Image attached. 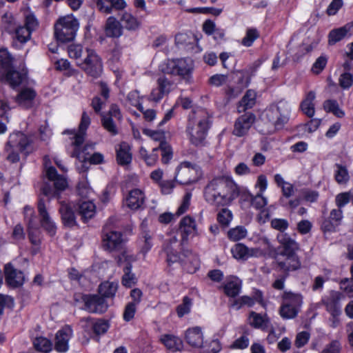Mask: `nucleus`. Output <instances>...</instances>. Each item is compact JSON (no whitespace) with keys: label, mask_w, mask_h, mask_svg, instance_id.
Returning a JSON list of instances; mask_svg holds the SVG:
<instances>
[{"label":"nucleus","mask_w":353,"mask_h":353,"mask_svg":"<svg viewBox=\"0 0 353 353\" xmlns=\"http://www.w3.org/2000/svg\"><path fill=\"white\" fill-rule=\"evenodd\" d=\"M247 235V230L243 226H237L230 229L228 232L230 239L234 241H239Z\"/></svg>","instance_id":"46"},{"label":"nucleus","mask_w":353,"mask_h":353,"mask_svg":"<svg viewBox=\"0 0 353 353\" xmlns=\"http://www.w3.org/2000/svg\"><path fill=\"white\" fill-rule=\"evenodd\" d=\"M256 101V93L252 90L246 92L243 99L239 101L238 105V112L239 113L245 112L246 110L253 107Z\"/></svg>","instance_id":"33"},{"label":"nucleus","mask_w":353,"mask_h":353,"mask_svg":"<svg viewBox=\"0 0 353 353\" xmlns=\"http://www.w3.org/2000/svg\"><path fill=\"white\" fill-rule=\"evenodd\" d=\"M241 288V282L237 278H232L224 285V292L228 296L235 297L237 296Z\"/></svg>","instance_id":"37"},{"label":"nucleus","mask_w":353,"mask_h":353,"mask_svg":"<svg viewBox=\"0 0 353 353\" xmlns=\"http://www.w3.org/2000/svg\"><path fill=\"white\" fill-rule=\"evenodd\" d=\"M109 327V325L107 321L103 320H99L94 323L92 326L94 332L96 334H103L105 333Z\"/></svg>","instance_id":"63"},{"label":"nucleus","mask_w":353,"mask_h":353,"mask_svg":"<svg viewBox=\"0 0 353 353\" xmlns=\"http://www.w3.org/2000/svg\"><path fill=\"white\" fill-rule=\"evenodd\" d=\"M96 206L90 201H85L79 205V213L84 221H87L95 214Z\"/></svg>","instance_id":"34"},{"label":"nucleus","mask_w":353,"mask_h":353,"mask_svg":"<svg viewBox=\"0 0 353 353\" xmlns=\"http://www.w3.org/2000/svg\"><path fill=\"white\" fill-rule=\"evenodd\" d=\"M343 218V212L339 208L334 209L330 212V219L325 220L322 223V229L324 231H333L335 228L339 224Z\"/></svg>","instance_id":"26"},{"label":"nucleus","mask_w":353,"mask_h":353,"mask_svg":"<svg viewBox=\"0 0 353 353\" xmlns=\"http://www.w3.org/2000/svg\"><path fill=\"white\" fill-rule=\"evenodd\" d=\"M158 88L163 91L164 94H168L172 89V83L167 78L162 77L157 79Z\"/></svg>","instance_id":"59"},{"label":"nucleus","mask_w":353,"mask_h":353,"mask_svg":"<svg viewBox=\"0 0 353 353\" xmlns=\"http://www.w3.org/2000/svg\"><path fill=\"white\" fill-rule=\"evenodd\" d=\"M192 306V300L185 296L183 299V303L177 306L176 312L179 317L183 316L185 314H188L190 312V307Z\"/></svg>","instance_id":"51"},{"label":"nucleus","mask_w":353,"mask_h":353,"mask_svg":"<svg viewBox=\"0 0 353 353\" xmlns=\"http://www.w3.org/2000/svg\"><path fill=\"white\" fill-rule=\"evenodd\" d=\"M46 176L50 181H54L55 189H52L50 185H45L41 189L43 194L48 196L49 200L52 198H58L59 192L63 191L67 186L65 179L63 176L58 174L57 170L52 166L47 168Z\"/></svg>","instance_id":"9"},{"label":"nucleus","mask_w":353,"mask_h":353,"mask_svg":"<svg viewBox=\"0 0 353 353\" xmlns=\"http://www.w3.org/2000/svg\"><path fill=\"white\" fill-rule=\"evenodd\" d=\"M105 34L108 37H119L123 33L122 26L115 17H110L105 23Z\"/></svg>","instance_id":"27"},{"label":"nucleus","mask_w":353,"mask_h":353,"mask_svg":"<svg viewBox=\"0 0 353 353\" xmlns=\"http://www.w3.org/2000/svg\"><path fill=\"white\" fill-rule=\"evenodd\" d=\"M284 257L283 260L277 261L279 268L285 272L296 270L301 267V261L296 254H290L289 255H281Z\"/></svg>","instance_id":"20"},{"label":"nucleus","mask_w":353,"mask_h":353,"mask_svg":"<svg viewBox=\"0 0 353 353\" xmlns=\"http://www.w3.org/2000/svg\"><path fill=\"white\" fill-rule=\"evenodd\" d=\"M254 303V301L252 298L248 296H243L239 299L234 300L232 306L235 307L236 310H239L244 305H247L250 307L252 306Z\"/></svg>","instance_id":"58"},{"label":"nucleus","mask_w":353,"mask_h":353,"mask_svg":"<svg viewBox=\"0 0 353 353\" xmlns=\"http://www.w3.org/2000/svg\"><path fill=\"white\" fill-rule=\"evenodd\" d=\"M12 57L6 49H0V68H3V70H6L11 68Z\"/></svg>","instance_id":"50"},{"label":"nucleus","mask_w":353,"mask_h":353,"mask_svg":"<svg viewBox=\"0 0 353 353\" xmlns=\"http://www.w3.org/2000/svg\"><path fill=\"white\" fill-rule=\"evenodd\" d=\"M280 243V255H289L290 254H296L299 250V243L287 233H280L276 237Z\"/></svg>","instance_id":"16"},{"label":"nucleus","mask_w":353,"mask_h":353,"mask_svg":"<svg viewBox=\"0 0 353 353\" xmlns=\"http://www.w3.org/2000/svg\"><path fill=\"white\" fill-rule=\"evenodd\" d=\"M209 128V114L205 110L197 108L190 113L186 132L192 144L201 145L205 139Z\"/></svg>","instance_id":"4"},{"label":"nucleus","mask_w":353,"mask_h":353,"mask_svg":"<svg viewBox=\"0 0 353 353\" xmlns=\"http://www.w3.org/2000/svg\"><path fill=\"white\" fill-rule=\"evenodd\" d=\"M28 145L29 139L24 134L18 132L11 134L5 146L7 160L11 163L18 162L19 154L23 153Z\"/></svg>","instance_id":"5"},{"label":"nucleus","mask_w":353,"mask_h":353,"mask_svg":"<svg viewBox=\"0 0 353 353\" xmlns=\"http://www.w3.org/2000/svg\"><path fill=\"white\" fill-rule=\"evenodd\" d=\"M298 312L299 310L297 309H295V307H293L289 305L288 303H285L284 302H283L279 310L281 316L285 319L295 318L297 316Z\"/></svg>","instance_id":"44"},{"label":"nucleus","mask_w":353,"mask_h":353,"mask_svg":"<svg viewBox=\"0 0 353 353\" xmlns=\"http://www.w3.org/2000/svg\"><path fill=\"white\" fill-rule=\"evenodd\" d=\"M316 98V94L314 91H310L307 93L305 98L301 103V109L302 112L308 117H312L315 113L314 101Z\"/></svg>","instance_id":"30"},{"label":"nucleus","mask_w":353,"mask_h":353,"mask_svg":"<svg viewBox=\"0 0 353 353\" xmlns=\"http://www.w3.org/2000/svg\"><path fill=\"white\" fill-rule=\"evenodd\" d=\"M68 53L71 59L76 60L77 65L85 56V48L79 44H71L68 47Z\"/></svg>","instance_id":"38"},{"label":"nucleus","mask_w":353,"mask_h":353,"mask_svg":"<svg viewBox=\"0 0 353 353\" xmlns=\"http://www.w3.org/2000/svg\"><path fill=\"white\" fill-rule=\"evenodd\" d=\"M36 97V92L33 89H23L17 97V103L25 108H30L33 104V101Z\"/></svg>","instance_id":"28"},{"label":"nucleus","mask_w":353,"mask_h":353,"mask_svg":"<svg viewBox=\"0 0 353 353\" xmlns=\"http://www.w3.org/2000/svg\"><path fill=\"white\" fill-rule=\"evenodd\" d=\"M239 190L236 184L226 178L212 179L205 188V201L215 205H227L239 196Z\"/></svg>","instance_id":"1"},{"label":"nucleus","mask_w":353,"mask_h":353,"mask_svg":"<svg viewBox=\"0 0 353 353\" xmlns=\"http://www.w3.org/2000/svg\"><path fill=\"white\" fill-rule=\"evenodd\" d=\"M289 105L285 101H280L266 108L261 116L259 130L263 134H272L281 129L288 120Z\"/></svg>","instance_id":"3"},{"label":"nucleus","mask_w":353,"mask_h":353,"mask_svg":"<svg viewBox=\"0 0 353 353\" xmlns=\"http://www.w3.org/2000/svg\"><path fill=\"white\" fill-rule=\"evenodd\" d=\"M59 212L62 221L65 226L72 228L77 224L74 212L69 204L61 202Z\"/></svg>","instance_id":"24"},{"label":"nucleus","mask_w":353,"mask_h":353,"mask_svg":"<svg viewBox=\"0 0 353 353\" xmlns=\"http://www.w3.org/2000/svg\"><path fill=\"white\" fill-rule=\"evenodd\" d=\"M143 193L139 189L131 190L125 200L126 205L133 210L139 209L143 205Z\"/></svg>","instance_id":"25"},{"label":"nucleus","mask_w":353,"mask_h":353,"mask_svg":"<svg viewBox=\"0 0 353 353\" xmlns=\"http://www.w3.org/2000/svg\"><path fill=\"white\" fill-rule=\"evenodd\" d=\"M193 70V61L190 59H176L168 60L162 66L164 73L179 75L188 81Z\"/></svg>","instance_id":"7"},{"label":"nucleus","mask_w":353,"mask_h":353,"mask_svg":"<svg viewBox=\"0 0 353 353\" xmlns=\"http://www.w3.org/2000/svg\"><path fill=\"white\" fill-rule=\"evenodd\" d=\"M105 234L103 239V246L109 251L119 250L122 248L121 233L114 231H108L107 227L104 228Z\"/></svg>","instance_id":"17"},{"label":"nucleus","mask_w":353,"mask_h":353,"mask_svg":"<svg viewBox=\"0 0 353 353\" xmlns=\"http://www.w3.org/2000/svg\"><path fill=\"white\" fill-rule=\"evenodd\" d=\"M353 34V22L340 28L332 30L329 34V44L333 45L346 37Z\"/></svg>","instance_id":"21"},{"label":"nucleus","mask_w":353,"mask_h":353,"mask_svg":"<svg viewBox=\"0 0 353 353\" xmlns=\"http://www.w3.org/2000/svg\"><path fill=\"white\" fill-rule=\"evenodd\" d=\"M232 219V212L227 208H223L217 214V220L223 225H228Z\"/></svg>","instance_id":"52"},{"label":"nucleus","mask_w":353,"mask_h":353,"mask_svg":"<svg viewBox=\"0 0 353 353\" xmlns=\"http://www.w3.org/2000/svg\"><path fill=\"white\" fill-rule=\"evenodd\" d=\"M77 65L93 78L99 77L103 71L101 59L94 50L90 48H85V56Z\"/></svg>","instance_id":"8"},{"label":"nucleus","mask_w":353,"mask_h":353,"mask_svg":"<svg viewBox=\"0 0 353 353\" xmlns=\"http://www.w3.org/2000/svg\"><path fill=\"white\" fill-rule=\"evenodd\" d=\"M39 220L41 227L50 235L56 233V225L52 220L43 199H39L37 204Z\"/></svg>","instance_id":"14"},{"label":"nucleus","mask_w":353,"mask_h":353,"mask_svg":"<svg viewBox=\"0 0 353 353\" xmlns=\"http://www.w3.org/2000/svg\"><path fill=\"white\" fill-rule=\"evenodd\" d=\"M245 199L250 201L251 205L256 210H261L268 203L267 199L264 197L261 193H258L255 196L248 193L245 195Z\"/></svg>","instance_id":"40"},{"label":"nucleus","mask_w":353,"mask_h":353,"mask_svg":"<svg viewBox=\"0 0 353 353\" xmlns=\"http://www.w3.org/2000/svg\"><path fill=\"white\" fill-rule=\"evenodd\" d=\"M231 252L235 259L246 260L248 247L242 243H236L232 248Z\"/></svg>","instance_id":"47"},{"label":"nucleus","mask_w":353,"mask_h":353,"mask_svg":"<svg viewBox=\"0 0 353 353\" xmlns=\"http://www.w3.org/2000/svg\"><path fill=\"white\" fill-rule=\"evenodd\" d=\"M187 343L194 347H201L203 343V336L200 327L189 328L185 332Z\"/></svg>","instance_id":"22"},{"label":"nucleus","mask_w":353,"mask_h":353,"mask_svg":"<svg viewBox=\"0 0 353 353\" xmlns=\"http://www.w3.org/2000/svg\"><path fill=\"white\" fill-rule=\"evenodd\" d=\"M84 309L90 313L103 314L108 308L103 297L97 294H86L82 297Z\"/></svg>","instance_id":"11"},{"label":"nucleus","mask_w":353,"mask_h":353,"mask_svg":"<svg viewBox=\"0 0 353 353\" xmlns=\"http://www.w3.org/2000/svg\"><path fill=\"white\" fill-rule=\"evenodd\" d=\"M34 348L39 352H49L52 348V342L46 337L39 336L34 339L33 341Z\"/></svg>","instance_id":"41"},{"label":"nucleus","mask_w":353,"mask_h":353,"mask_svg":"<svg viewBox=\"0 0 353 353\" xmlns=\"http://www.w3.org/2000/svg\"><path fill=\"white\" fill-rule=\"evenodd\" d=\"M79 28L78 21L72 16L60 18L54 26V35L61 42L72 41Z\"/></svg>","instance_id":"6"},{"label":"nucleus","mask_w":353,"mask_h":353,"mask_svg":"<svg viewBox=\"0 0 353 353\" xmlns=\"http://www.w3.org/2000/svg\"><path fill=\"white\" fill-rule=\"evenodd\" d=\"M91 119L90 116L86 112H83L81 119V122L79 126V130L74 134L72 137V146L74 148L71 157H75L81 161H88L91 164H100L103 162V155L100 152H94L90 157L87 156L89 154L88 151L89 149H94V143H87L82 149L81 148V144L85 141L86 135V130L90 125Z\"/></svg>","instance_id":"2"},{"label":"nucleus","mask_w":353,"mask_h":353,"mask_svg":"<svg viewBox=\"0 0 353 353\" xmlns=\"http://www.w3.org/2000/svg\"><path fill=\"white\" fill-rule=\"evenodd\" d=\"M352 197V192H346L339 194L336 196V205L341 208L347 204Z\"/></svg>","instance_id":"60"},{"label":"nucleus","mask_w":353,"mask_h":353,"mask_svg":"<svg viewBox=\"0 0 353 353\" xmlns=\"http://www.w3.org/2000/svg\"><path fill=\"white\" fill-rule=\"evenodd\" d=\"M101 122L103 128L111 134L115 135L118 133L117 128L110 117L103 116Z\"/></svg>","instance_id":"53"},{"label":"nucleus","mask_w":353,"mask_h":353,"mask_svg":"<svg viewBox=\"0 0 353 353\" xmlns=\"http://www.w3.org/2000/svg\"><path fill=\"white\" fill-rule=\"evenodd\" d=\"M259 37V32L256 28H248L245 37L242 39L241 44L246 47L251 46L254 41Z\"/></svg>","instance_id":"45"},{"label":"nucleus","mask_w":353,"mask_h":353,"mask_svg":"<svg viewBox=\"0 0 353 353\" xmlns=\"http://www.w3.org/2000/svg\"><path fill=\"white\" fill-rule=\"evenodd\" d=\"M132 265L130 263H127L123 268V276L122 277V284L128 288L132 287L137 282V279L134 274L131 272Z\"/></svg>","instance_id":"42"},{"label":"nucleus","mask_w":353,"mask_h":353,"mask_svg":"<svg viewBox=\"0 0 353 353\" xmlns=\"http://www.w3.org/2000/svg\"><path fill=\"white\" fill-rule=\"evenodd\" d=\"M270 225L273 229L283 233L288 228L289 223L285 219H273L270 222Z\"/></svg>","instance_id":"54"},{"label":"nucleus","mask_w":353,"mask_h":353,"mask_svg":"<svg viewBox=\"0 0 353 353\" xmlns=\"http://www.w3.org/2000/svg\"><path fill=\"white\" fill-rule=\"evenodd\" d=\"M194 39L186 33H179L175 36V43L177 46H187L192 44Z\"/></svg>","instance_id":"55"},{"label":"nucleus","mask_w":353,"mask_h":353,"mask_svg":"<svg viewBox=\"0 0 353 353\" xmlns=\"http://www.w3.org/2000/svg\"><path fill=\"white\" fill-rule=\"evenodd\" d=\"M198 177V170L188 162H183L176 169L174 179L183 185L194 182Z\"/></svg>","instance_id":"10"},{"label":"nucleus","mask_w":353,"mask_h":353,"mask_svg":"<svg viewBox=\"0 0 353 353\" xmlns=\"http://www.w3.org/2000/svg\"><path fill=\"white\" fill-rule=\"evenodd\" d=\"M161 341L170 351L175 352L183 349V341L177 336L165 334L162 336Z\"/></svg>","instance_id":"31"},{"label":"nucleus","mask_w":353,"mask_h":353,"mask_svg":"<svg viewBox=\"0 0 353 353\" xmlns=\"http://www.w3.org/2000/svg\"><path fill=\"white\" fill-rule=\"evenodd\" d=\"M16 37L21 43H25L30 38L31 31L24 26L18 28L16 31Z\"/></svg>","instance_id":"56"},{"label":"nucleus","mask_w":353,"mask_h":353,"mask_svg":"<svg viewBox=\"0 0 353 353\" xmlns=\"http://www.w3.org/2000/svg\"><path fill=\"white\" fill-rule=\"evenodd\" d=\"M118 288V283L116 282L105 281L99 287V294L105 298H112Z\"/></svg>","instance_id":"35"},{"label":"nucleus","mask_w":353,"mask_h":353,"mask_svg":"<svg viewBox=\"0 0 353 353\" xmlns=\"http://www.w3.org/2000/svg\"><path fill=\"white\" fill-rule=\"evenodd\" d=\"M228 81V76L225 74H216L212 75L209 79V83L211 85L219 87L225 84Z\"/></svg>","instance_id":"62"},{"label":"nucleus","mask_w":353,"mask_h":353,"mask_svg":"<svg viewBox=\"0 0 353 353\" xmlns=\"http://www.w3.org/2000/svg\"><path fill=\"white\" fill-rule=\"evenodd\" d=\"M335 166L337 168L335 174L336 181L340 184L346 183L349 180V175L346 168L338 163Z\"/></svg>","instance_id":"49"},{"label":"nucleus","mask_w":353,"mask_h":353,"mask_svg":"<svg viewBox=\"0 0 353 353\" xmlns=\"http://www.w3.org/2000/svg\"><path fill=\"white\" fill-rule=\"evenodd\" d=\"M341 288L346 292L350 297H353V278L342 280L341 281Z\"/></svg>","instance_id":"64"},{"label":"nucleus","mask_w":353,"mask_h":353,"mask_svg":"<svg viewBox=\"0 0 353 353\" xmlns=\"http://www.w3.org/2000/svg\"><path fill=\"white\" fill-rule=\"evenodd\" d=\"M26 79V73L12 70L11 68L3 70L0 68V81L8 83L11 88H15Z\"/></svg>","instance_id":"12"},{"label":"nucleus","mask_w":353,"mask_h":353,"mask_svg":"<svg viewBox=\"0 0 353 353\" xmlns=\"http://www.w3.org/2000/svg\"><path fill=\"white\" fill-rule=\"evenodd\" d=\"M121 21L128 30H136L139 26V22L137 19L128 12L123 14Z\"/></svg>","instance_id":"43"},{"label":"nucleus","mask_w":353,"mask_h":353,"mask_svg":"<svg viewBox=\"0 0 353 353\" xmlns=\"http://www.w3.org/2000/svg\"><path fill=\"white\" fill-rule=\"evenodd\" d=\"M341 296L339 292L332 290L327 296L323 298L322 303L328 313L341 311L340 304Z\"/></svg>","instance_id":"19"},{"label":"nucleus","mask_w":353,"mask_h":353,"mask_svg":"<svg viewBox=\"0 0 353 353\" xmlns=\"http://www.w3.org/2000/svg\"><path fill=\"white\" fill-rule=\"evenodd\" d=\"M117 160L121 165H128L131 162L132 154L130 152V147L126 143H122L120 145L119 150H117Z\"/></svg>","instance_id":"36"},{"label":"nucleus","mask_w":353,"mask_h":353,"mask_svg":"<svg viewBox=\"0 0 353 353\" xmlns=\"http://www.w3.org/2000/svg\"><path fill=\"white\" fill-rule=\"evenodd\" d=\"M250 325L256 329L266 330L269 328L270 321L266 314H261L255 312H251L249 316Z\"/></svg>","instance_id":"23"},{"label":"nucleus","mask_w":353,"mask_h":353,"mask_svg":"<svg viewBox=\"0 0 353 353\" xmlns=\"http://www.w3.org/2000/svg\"><path fill=\"white\" fill-rule=\"evenodd\" d=\"M283 302L288 303L289 305L299 310L303 303L302 296L299 294H293L291 292H285L283 296Z\"/></svg>","instance_id":"39"},{"label":"nucleus","mask_w":353,"mask_h":353,"mask_svg":"<svg viewBox=\"0 0 353 353\" xmlns=\"http://www.w3.org/2000/svg\"><path fill=\"white\" fill-rule=\"evenodd\" d=\"M14 305V301L12 296L0 294V316L2 315L4 307L12 308Z\"/></svg>","instance_id":"57"},{"label":"nucleus","mask_w":353,"mask_h":353,"mask_svg":"<svg viewBox=\"0 0 353 353\" xmlns=\"http://www.w3.org/2000/svg\"><path fill=\"white\" fill-rule=\"evenodd\" d=\"M6 283L12 288H17L23 285L24 276L22 272L15 269L10 263L4 267Z\"/></svg>","instance_id":"18"},{"label":"nucleus","mask_w":353,"mask_h":353,"mask_svg":"<svg viewBox=\"0 0 353 353\" xmlns=\"http://www.w3.org/2000/svg\"><path fill=\"white\" fill-rule=\"evenodd\" d=\"M234 74L238 79V83L241 89L248 86L250 81V75L248 70H237L234 72Z\"/></svg>","instance_id":"48"},{"label":"nucleus","mask_w":353,"mask_h":353,"mask_svg":"<svg viewBox=\"0 0 353 353\" xmlns=\"http://www.w3.org/2000/svg\"><path fill=\"white\" fill-rule=\"evenodd\" d=\"M179 229L183 234V239H186L189 235L194 234L196 232L194 220L189 216H185L180 222Z\"/></svg>","instance_id":"32"},{"label":"nucleus","mask_w":353,"mask_h":353,"mask_svg":"<svg viewBox=\"0 0 353 353\" xmlns=\"http://www.w3.org/2000/svg\"><path fill=\"white\" fill-rule=\"evenodd\" d=\"M255 120V115L251 112L241 115L234 123L232 134L239 137L245 136L248 134Z\"/></svg>","instance_id":"13"},{"label":"nucleus","mask_w":353,"mask_h":353,"mask_svg":"<svg viewBox=\"0 0 353 353\" xmlns=\"http://www.w3.org/2000/svg\"><path fill=\"white\" fill-rule=\"evenodd\" d=\"M72 335V330L69 326H65L55 335L54 349L58 352H65L69 348V341Z\"/></svg>","instance_id":"15"},{"label":"nucleus","mask_w":353,"mask_h":353,"mask_svg":"<svg viewBox=\"0 0 353 353\" xmlns=\"http://www.w3.org/2000/svg\"><path fill=\"white\" fill-rule=\"evenodd\" d=\"M177 238L172 236L165 247V252L167 254V262L169 265L176 263L181 260L180 256L177 254L176 246H177Z\"/></svg>","instance_id":"29"},{"label":"nucleus","mask_w":353,"mask_h":353,"mask_svg":"<svg viewBox=\"0 0 353 353\" xmlns=\"http://www.w3.org/2000/svg\"><path fill=\"white\" fill-rule=\"evenodd\" d=\"M353 83V75L350 72H344L339 77V85L343 89H347Z\"/></svg>","instance_id":"61"}]
</instances>
